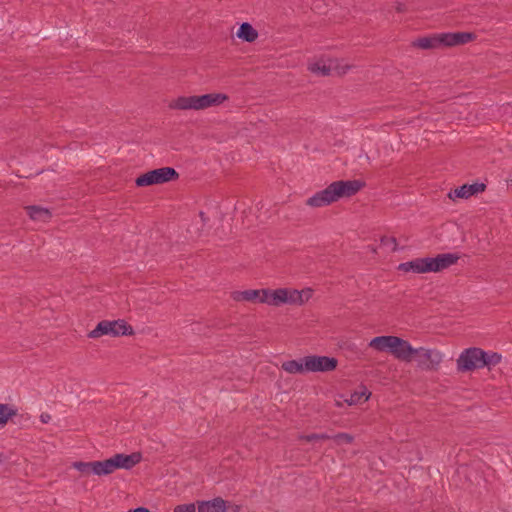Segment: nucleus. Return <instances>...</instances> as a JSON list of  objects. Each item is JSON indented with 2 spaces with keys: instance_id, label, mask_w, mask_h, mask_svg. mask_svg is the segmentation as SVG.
<instances>
[{
  "instance_id": "obj_1",
  "label": "nucleus",
  "mask_w": 512,
  "mask_h": 512,
  "mask_svg": "<svg viewBox=\"0 0 512 512\" xmlns=\"http://www.w3.org/2000/svg\"><path fill=\"white\" fill-rule=\"evenodd\" d=\"M312 296V290L309 288L297 290L292 288L278 289H248L244 291H234L231 297L236 302H251L267 304L269 306L279 307L282 305H303Z\"/></svg>"
},
{
  "instance_id": "obj_2",
  "label": "nucleus",
  "mask_w": 512,
  "mask_h": 512,
  "mask_svg": "<svg viewBox=\"0 0 512 512\" xmlns=\"http://www.w3.org/2000/svg\"><path fill=\"white\" fill-rule=\"evenodd\" d=\"M364 186L360 180L335 181L325 189L309 197L306 204L310 207H323L338 201L342 197L355 195Z\"/></svg>"
},
{
  "instance_id": "obj_3",
  "label": "nucleus",
  "mask_w": 512,
  "mask_h": 512,
  "mask_svg": "<svg viewBox=\"0 0 512 512\" xmlns=\"http://www.w3.org/2000/svg\"><path fill=\"white\" fill-rule=\"evenodd\" d=\"M502 360L501 354L497 352H486L478 347L464 349L456 363L459 372H470L482 368L491 369Z\"/></svg>"
},
{
  "instance_id": "obj_4",
  "label": "nucleus",
  "mask_w": 512,
  "mask_h": 512,
  "mask_svg": "<svg viewBox=\"0 0 512 512\" xmlns=\"http://www.w3.org/2000/svg\"><path fill=\"white\" fill-rule=\"evenodd\" d=\"M228 100L224 93H209L204 95L180 96L169 104L175 110H205L216 107Z\"/></svg>"
},
{
  "instance_id": "obj_5",
  "label": "nucleus",
  "mask_w": 512,
  "mask_h": 512,
  "mask_svg": "<svg viewBox=\"0 0 512 512\" xmlns=\"http://www.w3.org/2000/svg\"><path fill=\"white\" fill-rule=\"evenodd\" d=\"M134 330L125 320H102L96 327L88 333V337L97 339L102 336L108 335L111 337L129 336L133 335Z\"/></svg>"
},
{
  "instance_id": "obj_6",
  "label": "nucleus",
  "mask_w": 512,
  "mask_h": 512,
  "mask_svg": "<svg viewBox=\"0 0 512 512\" xmlns=\"http://www.w3.org/2000/svg\"><path fill=\"white\" fill-rule=\"evenodd\" d=\"M179 175L172 167H162L148 171L136 178L135 183L138 187L157 185L178 179Z\"/></svg>"
},
{
  "instance_id": "obj_7",
  "label": "nucleus",
  "mask_w": 512,
  "mask_h": 512,
  "mask_svg": "<svg viewBox=\"0 0 512 512\" xmlns=\"http://www.w3.org/2000/svg\"><path fill=\"white\" fill-rule=\"evenodd\" d=\"M413 357L417 362L418 367L423 370H434L443 360L441 352L424 347L414 348Z\"/></svg>"
},
{
  "instance_id": "obj_8",
  "label": "nucleus",
  "mask_w": 512,
  "mask_h": 512,
  "mask_svg": "<svg viewBox=\"0 0 512 512\" xmlns=\"http://www.w3.org/2000/svg\"><path fill=\"white\" fill-rule=\"evenodd\" d=\"M140 453L126 454H115L113 457L104 460L105 473L109 475L117 469H131L141 461Z\"/></svg>"
},
{
  "instance_id": "obj_9",
  "label": "nucleus",
  "mask_w": 512,
  "mask_h": 512,
  "mask_svg": "<svg viewBox=\"0 0 512 512\" xmlns=\"http://www.w3.org/2000/svg\"><path fill=\"white\" fill-rule=\"evenodd\" d=\"M338 361L334 357L309 355L305 356V368L308 372H329L336 369Z\"/></svg>"
},
{
  "instance_id": "obj_10",
  "label": "nucleus",
  "mask_w": 512,
  "mask_h": 512,
  "mask_svg": "<svg viewBox=\"0 0 512 512\" xmlns=\"http://www.w3.org/2000/svg\"><path fill=\"white\" fill-rule=\"evenodd\" d=\"M459 258L456 253H442L435 257H426L427 273L441 272L456 264Z\"/></svg>"
},
{
  "instance_id": "obj_11",
  "label": "nucleus",
  "mask_w": 512,
  "mask_h": 512,
  "mask_svg": "<svg viewBox=\"0 0 512 512\" xmlns=\"http://www.w3.org/2000/svg\"><path fill=\"white\" fill-rule=\"evenodd\" d=\"M459 258L456 253H442L435 257H426L427 273L441 272L456 264Z\"/></svg>"
},
{
  "instance_id": "obj_12",
  "label": "nucleus",
  "mask_w": 512,
  "mask_h": 512,
  "mask_svg": "<svg viewBox=\"0 0 512 512\" xmlns=\"http://www.w3.org/2000/svg\"><path fill=\"white\" fill-rule=\"evenodd\" d=\"M348 67L340 66L339 61L337 59H327V60H319L315 63L310 64L309 70L313 73L319 75H330L333 72L338 74L346 73Z\"/></svg>"
},
{
  "instance_id": "obj_13",
  "label": "nucleus",
  "mask_w": 512,
  "mask_h": 512,
  "mask_svg": "<svg viewBox=\"0 0 512 512\" xmlns=\"http://www.w3.org/2000/svg\"><path fill=\"white\" fill-rule=\"evenodd\" d=\"M440 47H453L471 42L475 39V35L470 32L440 33Z\"/></svg>"
},
{
  "instance_id": "obj_14",
  "label": "nucleus",
  "mask_w": 512,
  "mask_h": 512,
  "mask_svg": "<svg viewBox=\"0 0 512 512\" xmlns=\"http://www.w3.org/2000/svg\"><path fill=\"white\" fill-rule=\"evenodd\" d=\"M401 344V338L397 336H377L371 339L369 342V347L373 348L377 351L383 352L388 351L391 354L393 353V349L396 348V345Z\"/></svg>"
},
{
  "instance_id": "obj_15",
  "label": "nucleus",
  "mask_w": 512,
  "mask_h": 512,
  "mask_svg": "<svg viewBox=\"0 0 512 512\" xmlns=\"http://www.w3.org/2000/svg\"><path fill=\"white\" fill-rule=\"evenodd\" d=\"M72 467L84 475L94 474L98 476L106 475L105 465L103 461H92V462H74Z\"/></svg>"
},
{
  "instance_id": "obj_16",
  "label": "nucleus",
  "mask_w": 512,
  "mask_h": 512,
  "mask_svg": "<svg viewBox=\"0 0 512 512\" xmlns=\"http://www.w3.org/2000/svg\"><path fill=\"white\" fill-rule=\"evenodd\" d=\"M398 269L403 272H413L416 274L427 273L426 257L416 258L399 264Z\"/></svg>"
},
{
  "instance_id": "obj_17",
  "label": "nucleus",
  "mask_w": 512,
  "mask_h": 512,
  "mask_svg": "<svg viewBox=\"0 0 512 512\" xmlns=\"http://www.w3.org/2000/svg\"><path fill=\"white\" fill-rule=\"evenodd\" d=\"M199 512H226V502L220 498L198 502Z\"/></svg>"
},
{
  "instance_id": "obj_18",
  "label": "nucleus",
  "mask_w": 512,
  "mask_h": 512,
  "mask_svg": "<svg viewBox=\"0 0 512 512\" xmlns=\"http://www.w3.org/2000/svg\"><path fill=\"white\" fill-rule=\"evenodd\" d=\"M396 346L397 347L393 349L392 353L395 358L405 362L413 360L414 348L408 341L401 338V344Z\"/></svg>"
},
{
  "instance_id": "obj_19",
  "label": "nucleus",
  "mask_w": 512,
  "mask_h": 512,
  "mask_svg": "<svg viewBox=\"0 0 512 512\" xmlns=\"http://www.w3.org/2000/svg\"><path fill=\"white\" fill-rule=\"evenodd\" d=\"M29 217L34 221L47 222L50 220L52 214L50 210L41 206H27L25 207Z\"/></svg>"
},
{
  "instance_id": "obj_20",
  "label": "nucleus",
  "mask_w": 512,
  "mask_h": 512,
  "mask_svg": "<svg viewBox=\"0 0 512 512\" xmlns=\"http://www.w3.org/2000/svg\"><path fill=\"white\" fill-rule=\"evenodd\" d=\"M281 368L289 374H304L308 372L305 368V357L297 360H289L282 363Z\"/></svg>"
},
{
  "instance_id": "obj_21",
  "label": "nucleus",
  "mask_w": 512,
  "mask_h": 512,
  "mask_svg": "<svg viewBox=\"0 0 512 512\" xmlns=\"http://www.w3.org/2000/svg\"><path fill=\"white\" fill-rule=\"evenodd\" d=\"M484 184H472V185H463L454 190L455 197L457 198H469L470 196L477 194L479 192L484 191Z\"/></svg>"
},
{
  "instance_id": "obj_22",
  "label": "nucleus",
  "mask_w": 512,
  "mask_h": 512,
  "mask_svg": "<svg viewBox=\"0 0 512 512\" xmlns=\"http://www.w3.org/2000/svg\"><path fill=\"white\" fill-rule=\"evenodd\" d=\"M413 46L421 49H435L440 47L439 35L434 34L432 36L421 37L413 42Z\"/></svg>"
},
{
  "instance_id": "obj_23",
  "label": "nucleus",
  "mask_w": 512,
  "mask_h": 512,
  "mask_svg": "<svg viewBox=\"0 0 512 512\" xmlns=\"http://www.w3.org/2000/svg\"><path fill=\"white\" fill-rule=\"evenodd\" d=\"M371 396V392L368 391V389L365 386H362L359 391L353 392L349 398L345 399L344 401L352 406L357 405L362 402H366L369 400Z\"/></svg>"
},
{
  "instance_id": "obj_24",
  "label": "nucleus",
  "mask_w": 512,
  "mask_h": 512,
  "mask_svg": "<svg viewBox=\"0 0 512 512\" xmlns=\"http://www.w3.org/2000/svg\"><path fill=\"white\" fill-rule=\"evenodd\" d=\"M238 38L247 42H253L258 37V32L249 23H243L237 31Z\"/></svg>"
},
{
  "instance_id": "obj_25",
  "label": "nucleus",
  "mask_w": 512,
  "mask_h": 512,
  "mask_svg": "<svg viewBox=\"0 0 512 512\" xmlns=\"http://www.w3.org/2000/svg\"><path fill=\"white\" fill-rule=\"evenodd\" d=\"M17 414V409L9 404H0V429L4 428L8 421Z\"/></svg>"
},
{
  "instance_id": "obj_26",
  "label": "nucleus",
  "mask_w": 512,
  "mask_h": 512,
  "mask_svg": "<svg viewBox=\"0 0 512 512\" xmlns=\"http://www.w3.org/2000/svg\"><path fill=\"white\" fill-rule=\"evenodd\" d=\"M330 439H333L336 444L340 445L343 443L350 444L353 442L354 437L348 433H339L335 436H331Z\"/></svg>"
},
{
  "instance_id": "obj_27",
  "label": "nucleus",
  "mask_w": 512,
  "mask_h": 512,
  "mask_svg": "<svg viewBox=\"0 0 512 512\" xmlns=\"http://www.w3.org/2000/svg\"><path fill=\"white\" fill-rule=\"evenodd\" d=\"M331 436L328 435V434H310V435H303V436H300V439L302 440H305V441H308V442H311V441H316V440H326V439H330Z\"/></svg>"
},
{
  "instance_id": "obj_28",
  "label": "nucleus",
  "mask_w": 512,
  "mask_h": 512,
  "mask_svg": "<svg viewBox=\"0 0 512 512\" xmlns=\"http://www.w3.org/2000/svg\"><path fill=\"white\" fill-rule=\"evenodd\" d=\"M174 512H199V511H198V508L196 509L195 504L189 503V504L177 505L174 508Z\"/></svg>"
},
{
  "instance_id": "obj_29",
  "label": "nucleus",
  "mask_w": 512,
  "mask_h": 512,
  "mask_svg": "<svg viewBox=\"0 0 512 512\" xmlns=\"http://www.w3.org/2000/svg\"><path fill=\"white\" fill-rule=\"evenodd\" d=\"M381 243L389 247L392 251L397 250V241L394 237H383Z\"/></svg>"
},
{
  "instance_id": "obj_30",
  "label": "nucleus",
  "mask_w": 512,
  "mask_h": 512,
  "mask_svg": "<svg viewBox=\"0 0 512 512\" xmlns=\"http://www.w3.org/2000/svg\"><path fill=\"white\" fill-rule=\"evenodd\" d=\"M51 420V415L48 413H42L40 415V421L44 424H47Z\"/></svg>"
},
{
  "instance_id": "obj_31",
  "label": "nucleus",
  "mask_w": 512,
  "mask_h": 512,
  "mask_svg": "<svg viewBox=\"0 0 512 512\" xmlns=\"http://www.w3.org/2000/svg\"><path fill=\"white\" fill-rule=\"evenodd\" d=\"M127 512H150L149 509L145 508V507H138L136 509H131Z\"/></svg>"
}]
</instances>
